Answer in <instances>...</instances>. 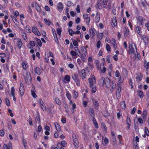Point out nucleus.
I'll return each mask as SVG.
<instances>
[{"instance_id":"nucleus-1","label":"nucleus","mask_w":149,"mask_h":149,"mask_svg":"<svg viewBox=\"0 0 149 149\" xmlns=\"http://www.w3.org/2000/svg\"><path fill=\"white\" fill-rule=\"evenodd\" d=\"M99 83L102 84V86L105 85L108 88H110L111 86L110 80L107 77H102L99 81Z\"/></svg>"},{"instance_id":"nucleus-20","label":"nucleus","mask_w":149,"mask_h":149,"mask_svg":"<svg viewBox=\"0 0 149 149\" xmlns=\"http://www.w3.org/2000/svg\"><path fill=\"white\" fill-rule=\"evenodd\" d=\"M42 70L38 67H36L34 70L35 73L38 75H40L42 73Z\"/></svg>"},{"instance_id":"nucleus-12","label":"nucleus","mask_w":149,"mask_h":149,"mask_svg":"<svg viewBox=\"0 0 149 149\" xmlns=\"http://www.w3.org/2000/svg\"><path fill=\"white\" fill-rule=\"evenodd\" d=\"M91 100L93 103L94 108L96 109H98L99 105L97 100L95 99L93 97H92Z\"/></svg>"},{"instance_id":"nucleus-28","label":"nucleus","mask_w":149,"mask_h":149,"mask_svg":"<svg viewBox=\"0 0 149 149\" xmlns=\"http://www.w3.org/2000/svg\"><path fill=\"white\" fill-rule=\"evenodd\" d=\"M135 32L137 33L139 35H141V27L140 26H137L136 28Z\"/></svg>"},{"instance_id":"nucleus-57","label":"nucleus","mask_w":149,"mask_h":149,"mask_svg":"<svg viewBox=\"0 0 149 149\" xmlns=\"http://www.w3.org/2000/svg\"><path fill=\"white\" fill-rule=\"evenodd\" d=\"M53 35L54 36V38L55 40V41L56 42L57 41H58V40L57 37V35L56 33V32L53 33Z\"/></svg>"},{"instance_id":"nucleus-62","label":"nucleus","mask_w":149,"mask_h":149,"mask_svg":"<svg viewBox=\"0 0 149 149\" xmlns=\"http://www.w3.org/2000/svg\"><path fill=\"white\" fill-rule=\"evenodd\" d=\"M8 149H12V143L10 141L8 142L7 144Z\"/></svg>"},{"instance_id":"nucleus-31","label":"nucleus","mask_w":149,"mask_h":149,"mask_svg":"<svg viewBox=\"0 0 149 149\" xmlns=\"http://www.w3.org/2000/svg\"><path fill=\"white\" fill-rule=\"evenodd\" d=\"M96 7L97 8L99 9H101L102 8V4L100 2V1H98L97 2V4H96Z\"/></svg>"},{"instance_id":"nucleus-21","label":"nucleus","mask_w":149,"mask_h":149,"mask_svg":"<svg viewBox=\"0 0 149 149\" xmlns=\"http://www.w3.org/2000/svg\"><path fill=\"white\" fill-rule=\"evenodd\" d=\"M109 140L108 139L105 137H103L102 139V144L103 146H105L106 144H108L109 143Z\"/></svg>"},{"instance_id":"nucleus-60","label":"nucleus","mask_w":149,"mask_h":149,"mask_svg":"<svg viewBox=\"0 0 149 149\" xmlns=\"http://www.w3.org/2000/svg\"><path fill=\"white\" fill-rule=\"evenodd\" d=\"M73 5L72 2L70 1H68L67 3V6L68 7H70Z\"/></svg>"},{"instance_id":"nucleus-36","label":"nucleus","mask_w":149,"mask_h":149,"mask_svg":"<svg viewBox=\"0 0 149 149\" xmlns=\"http://www.w3.org/2000/svg\"><path fill=\"white\" fill-rule=\"evenodd\" d=\"M131 122L130 118L127 117V127L129 129L131 125Z\"/></svg>"},{"instance_id":"nucleus-49","label":"nucleus","mask_w":149,"mask_h":149,"mask_svg":"<svg viewBox=\"0 0 149 149\" xmlns=\"http://www.w3.org/2000/svg\"><path fill=\"white\" fill-rule=\"evenodd\" d=\"M22 65L24 70H26L27 68V64L23 62L22 63Z\"/></svg>"},{"instance_id":"nucleus-30","label":"nucleus","mask_w":149,"mask_h":149,"mask_svg":"<svg viewBox=\"0 0 149 149\" xmlns=\"http://www.w3.org/2000/svg\"><path fill=\"white\" fill-rule=\"evenodd\" d=\"M111 88L110 89V91L111 92H113V89H115L116 88V84L113 81L111 83Z\"/></svg>"},{"instance_id":"nucleus-5","label":"nucleus","mask_w":149,"mask_h":149,"mask_svg":"<svg viewBox=\"0 0 149 149\" xmlns=\"http://www.w3.org/2000/svg\"><path fill=\"white\" fill-rule=\"evenodd\" d=\"M88 80L90 87L93 86L94 84L96 83L95 78L93 75H92V76L88 79Z\"/></svg>"},{"instance_id":"nucleus-58","label":"nucleus","mask_w":149,"mask_h":149,"mask_svg":"<svg viewBox=\"0 0 149 149\" xmlns=\"http://www.w3.org/2000/svg\"><path fill=\"white\" fill-rule=\"evenodd\" d=\"M5 100L6 105L8 107L10 106V104L9 99L8 98H6Z\"/></svg>"},{"instance_id":"nucleus-32","label":"nucleus","mask_w":149,"mask_h":149,"mask_svg":"<svg viewBox=\"0 0 149 149\" xmlns=\"http://www.w3.org/2000/svg\"><path fill=\"white\" fill-rule=\"evenodd\" d=\"M73 91H74V93H72L73 98L74 99H76L78 97L79 95V93L77 92L75 90H74Z\"/></svg>"},{"instance_id":"nucleus-22","label":"nucleus","mask_w":149,"mask_h":149,"mask_svg":"<svg viewBox=\"0 0 149 149\" xmlns=\"http://www.w3.org/2000/svg\"><path fill=\"white\" fill-rule=\"evenodd\" d=\"M110 0H103L102 3L103 8H108L107 3Z\"/></svg>"},{"instance_id":"nucleus-25","label":"nucleus","mask_w":149,"mask_h":149,"mask_svg":"<svg viewBox=\"0 0 149 149\" xmlns=\"http://www.w3.org/2000/svg\"><path fill=\"white\" fill-rule=\"evenodd\" d=\"M142 78V74L141 73H138L137 74V77H136V80L139 81H141Z\"/></svg>"},{"instance_id":"nucleus-2","label":"nucleus","mask_w":149,"mask_h":149,"mask_svg":"<svg viewBox=\"0 0 149 149\" xmlns=\"http://www.w3.org/2000/svg\"><path fill=\"white\" fill-rule=\"evenodd\" d=\"M121 76L120 77L119 79L118 80L117 83V86L118 88L117 89L116 92V96L118 99H119L120 98V92L121 91V80L120 78Z\"/></svg>"},{"instance_id":"nucleus-43","label":"nucleus","mask_w":149,"mask_h":149,"mask_svg":"<svg viewBox=\"0 0 149 149\" xmlns=\"http://www.w3.org/2000/svg\"><path fill=\"white\" fill-rule=\"evenodd\" d=\"M29 45L31 47H29V49H32L33 47H34L35 46V43L34 41H31L29 42Z\"/></svg>"},{"instance_id":"nucleus-7","label":"nucleus","mask_w":149,"mask_h":149,"mask_svg":"<svg viewBox=\"0 0 149 149\" xmlns=\"http://www.w3.org/2000/svg\"><path fill=\"white\" fill-rule=\"evenodd\" d=\"M74 144L75 147L77 148L79 146V143L78 139L77 138L76 134L73 133L72 135Z\"/></svg>"},{"instance_id":"nucleus-6","label":"nucleus","mask_w":149,"mask_h":149,"mask_svg":"<svg viewBox=\"0 0 149 149\" xmlns=\"http://www.w3.org/2000/svg\"><path fill=\"white\" fill-rule=\"evenodd\" d=\"M79 74L82 79H84L86 77V72L84 69H82L79 72Z\"/></svg>"},{"instance_id":"nucleus-3","label":"nucleus","mask_w":149,"mask_h":149,"mask_svg":"<svg viewBox=\"0 0 149 149\" xmlns=\"http://www.w3.org/2000/svg\"><path fill=\"white\" fill-rule=\"evenodd\" d=\"M72 78L74 80V82L76 83L77 86H80L81 85L80 81L78 77V75L76 74H73L72 75Z\"/></svg>"},{"instance_id":"nucleus-61","label":"nucleus","mask_w":149,"mask_h":149,"mask_svg":"<svg viewBox=\"0 0 149 149\" xmlns=\"http://www.w3.org/2000/svg\"><path fill=\"white\" fill-rule=\"evenodd\" d=\"M56 31L58 34L60 36L61 34L62 30L61 28H58L56 29Z\"/></svg>"},{"instance_id":"nucleus-59","label":"nucleus","mask_w":149,"mask_h":149,"mask_svg":"<svg viewBox=\"0 0 149 149\" xmlns=\"http://www.w3.org/2000/svg\"><path fill=\"white\" fill-rule=\"evenodd\" d=\"M29 125L31 126H33V124L32 120L30 116H29Z\"/></svg>"},{"instance_id":"nucleus-51","label":"nucleus","mask_w":149,"mask_h":149,"mask_svg":"<svg viewBox=\"0 0 149 149\" xmlns=\"http://www.w3.org/2000/svg\"><path fill=\"white\" fill-rule=\"evenodd\" d=\"M68 32L70 35L71 36H73L74 34V31L72 29H69L68 30Z\"/></svg>"},{"instance_id":"nucleus-19","label":"nucleus","mask_w":149,"mask_h":149,"mask_svg":"<svg viewBox=\"0 0 149 149\" xmlns=\"http://www.w3.org/2000/svg\"><path fill=\"white\" fill-rule=\"evenodd\" d=\"M101 127L103 130V131L105 133H107V128L105 123L104 122H102L101 123Z\"/></svg>"},{"instance_id":"nucleus-52","label":"nucleus","mask_w":149,"mask_h":149,"mask_svg":"<svg viewBox=\"0 0 149 149\" xmlns=\"http://www.w3.org/2000/svg\"><path fill=\"white\" fill-rule=\"evenodd\" d=\"M90 88H92L91 92L92 93H94L96 92L97 89L95 86H93L92 87H90Z\"/></svg>"},{"instance_id":"nucleus-42","label":"nucleus","mask_w":149,"mask_h":149,"mask_svg":"<svg viewBox=\"0 0 149 149\" xmlns=\"http://www.w3.org/2000/svg\"><path fill=\"white\" fill-rule=\"evenodd\" d=\"M147 112L146 111H144L143 112L142 114V116L143 119H146V118L147 115Z\"/></svg>"},{"instance_id":"nucleus-10","label":"nucleus","mask_w":149,"mask_h":149,"mask_svg":"<svg viewBox=\"0 0 149 149\" xmlns=\"http://www.w3.org/2000/svg\"><path fill=\"white\" fill-rule=\"evenodd\" d=\"M38 102L39 103L40 106L42 109L44 111H46L47 109L46 106L42 100L41 99H39Z\"/></svg>"},{"instance_id":"nucleus-16","label":"nucleus","mask_w":149,"mask_h":149,"mask_svg":"<svg viewBox=\"0 0 149 149\" xmlns=\"http://www.w3.org/2000/svg\"><path fill=\"white\" fill-rule=\"evenodd\" d=\"M57 8L58 10L60 12H61L63 8V6L61 2H59L57 4Z\"/></svg>"},{"instance_id":"nucleus-56","label":"nucleus","mask_w":149,"mask_h":149,"mask_svg":"<svg viewBox=\"0 0 149 149\" xmlns=\"http://www.w3.org/2000/svg\"><path fill=\"white\" fill-rule=\"evenodd\" d=\"M126 107V106L125 104V102L124 101H122V109H125Z\"/></svg>"},{"instance_id":"nucleus-40","label":"nucleus","mask_w":149,"mask_h":149,"mask_svg":"<svg viewBox=\"0 0 149 149\" xmlns=\"http://www.w3.org/2000/svg\"><path fill=\"white\" fill-rule=\"evenodd\" d=\"M36 40L38 46L40 47H41L42 45V43L41 40L39 39L36 38Z\"/></svg>"},{"instance_id":"nucleus-47","label":"nucleus","mask_w":149,"mask_h":149,"mask_svg":"<svg viewBox=\"0 0 149 149\" xmlns=\"http://www.w3.org/2000/svg\"><path fill=\"white\" fill-rule=\"evenodd\" d=\"M31 94L32 97L34 98H36L37 97V96L35 91L31 89Z\"/></svg>"},{"instance_id":"nucleus-48","label":"nucleus","mask_w":149,"mask_h":149,"mask_svg":"<svg viewBox=\"0 0 149 149\" xmlns=\"http://www.w3.org/2000/svg\"><path fill=\"white\" fill-rule=\"evenodd\" d=\"M22 143L23 146L26 149V146L27 142L26 139H25L24 138H23L22 140Z\"/></svg>"},{"instance_id":"nucleus-23","label":"nucleus","mask_w":149,"mask_h":149,"mask_svg":"<svg viewBox=\"0 0 149 149\" xmlns=\"http://www.w3.org/2000/svg\"><path fill=\"white\" fill-rule=\"evenodd\" d=\"M103 115V116L106 118L110 115V113L109 112L107 109L104 111Z\"/></svg>"},{"instance_id":"nucleus-63","label":"nucleus","mask_w":149,"mask_h":149,"mask_svg":"<svg viewBox=\"0 0 149 149\" xmlns=\"http://www.w3.org/2000/svg\"><path fill=\"white\" fill-rule=\"evenodd\" d=\"M145 133L148 136H149V131L147 127H145Z\"/></svg>"},{"instance_id":"nucleus-33","label":"nucleus","mask_w":149,"mask_h":149,"mask_svg":"<svg viewBox=\"0 0 149 149\" xmlns=\"http://www.w3.org/2000/svg\"><path fill=\"white\" fill-rule=\"evenodd\" d=\"M54 100L57 104L59 105H61V102L58 97H55Z\"/></svg>"},{"instance_id":"nucleus-64","label":"nucleus","mask_w":149,"mask_h":149,"mask_svg":"<svg viewBox=\"0 0 149 149\" xmlns=\"http://www.w3.org/2000/svg\"><path fill=\"white\" fill-rule=\"evenodd\" d=\"M70 54L72 56H76L77 55V53L73 50H72L70 52Z\"/></svg>"},{"instance_id":"nucleus-24","label":"nucleus","mask_w":149,"mask_h":149,"mask_svg":"<svg viewBox=\"0 0 149 149\" xmlns=\"http://www.w3.org/2000/svg\"><path fill=\"white\" fill-rule=\"evenodd\" d=\"M92 121L94 124V126L96 129H98L99 128L98 124L96 120L95 117L92 118Z\"/></svg>"},{"instance_id":"nucleus-46","label":"nucleus","mask_w":149,"mask_h":149,"mask_svg":"<svg viewBox=\"0 0 149 149\" xmlns=\"http://www.w3.org/2000/svg\"><path fill=\"white\" fill-rule=\"evenodd\" d=\"M66 96L69 100L71 99V95L70 93L68 91L66 92Z\"/></svg>"},{"instance_id":"nucleus-27","label":"nucleus","mask_w":149,"mask_h":149,"mask_svg":"<svg viewBox=\"0 0 149 149\" xmlns=\"http://www.w3.org/2000/svg\"><path fill=\"white\" fill-rule=\"evenodd\" d=\"M25 31L28 33H31L32 31L31 30V28L29 25H26L25 28Z\"/></svg>"},{"instance_id":"nucleus-17","label":"nucleus","mask_w":149,"mask_h":149,"mask_svg":"<svg viewBox=\"0 0 149 149\" xmlns=\"http://www.w3.org/2000/svg\"><path fill=\"white\" fill-rule=\"evenodd\" d=\"M54 125L56 130L58 132L60 133V132L62 131L61 127L58 123L56 122H55L54 123Z\"/></svg>"},{"instance_id":"nucleus-53","label":"nucleus","mask_w":149,"mask_h":149,"mask_svg":"<svg viewBox=\"0 0 149 149\" xmlns=\"http://www.w3.org/2000/svg\"><path fill=\"white\" fill-rule=\"evenodd\" d=\"M10 17L12 18V19L13 20V21L14 22L15 24H16V22L17 23L18 22V21L16 19L17 17H14L13 15H11Z\"/></svg>"},{"instance_id":"nucleus-8","label":"nucleus","mask_w":149,"mask_h":149,"mask_svg":"<svg viewBox=\"0 0 149 149\" xmlns=\"http://www.w3.org/2000/svg\"><path fill=\"white\" fill-rule=\"evenodd\" d=\"M96 64V66L98 70H99L101 69L104 67V65L106 64L103 63H99V61L98 60H96L95 61Z\"/></svg>"},{"instance_id":"nucleus-29","label":"nucleus","mask_w":149,"mask_h":149,"mask_svg":"<svg viewBox=\"0 0 149 149\" xmlns=\"http://www.w3.org/2000/svg\"><path fill=\"white\" fill-rule=\"evenodd\" d=\"M137 20L139 21L140 23L139 24L141 25H142V23L143 22V21L144 19L141 16H140L138 17L137 18Z\"/></svg>"},{"instance_id":"nucleus-13","label":"nucleus","mask_w":149,"mask_h":149,"mask_svg":"<svg viewBox=\"0 0 149 149\" xmlns=\"http://www.w3.org/2000/svg\"><path fill=\"white\" fill-rule=\"evenodd\" d=\"M88 113L89 115V116L91 118L95 117V111L94 109L92 108H90L88 110Z\"/></svg>"},{"instance_id":"nucleus-14","label":"nucleus","mask_w":149,"mask_h":149,"mask_svg":"<svg viewBox=\"0 0 149 149\" xmlns=\"http://www.w3.org/2000/svg\"><path fill=\"white\" fill-rule=\"evenodd\" d=\"M31 31L34 33L35 35H36L40 36L41 35L40 33L38 31L37 28L36 27H32Z\"/></svg>"},{"instance_id":"nucleus-11","label":"nucleus","mask_w":149,"mask_h":149,"mask_svg":"<svg viewBox=\"0 0 149 149\" xmlns=\"http://www.w3.org/2000/svg\"><path fill=\"white\" fill-rule=\"evenodd\" d=\"M129 48L130 49L131 53L132 54L133 53L135 50L136 52L137 49L135 44L134 43H132L131 45H129Z\"/></svg>"},{"instance_id":"nucleus-45","label":"nucleus","mask_w":149,"mask_h":149,"mask_svg":"<svg viewBox=\"0 0 149 149\" xmlns=\"http://www.w3.org/2000/svg\"><path fill=\"white\" fill-rule=\"evenodd\" d=\"M85 47L84 46L82 47H81V53L82 54L83 53H85V54H87V50L86 49V47Z\"/></svg>"},{"instance_id":"nucleus-34","label":"nucleus","mask_w":149,"mask_h":149,"mask_svg":"<svg viewBox=\"0 0 149 149\" xmlns=\"http://www.w3.org/2000/svg\"><path fill=\"white\" fill-rule=\"evenodd\" d=\"M81 58L82 59V61L83 62H85V60L86 59V54L85 53H81Z\"/></svg>"},{"instance_id":"nucleus-55","label":"nucleus","mask_w":149,"mask_h":149,"mask_svg":"<svg viewBox=\"0 0 149 149\" xmlns=\"http://www.w3.org/2000/svg\"><path fill=\"white\" fill-rule=\"evenodd\" d=\"M149 67V62H146V61L145 62L144 65V67L146 68L147 70H148Z\"/></svg>"},{"instance_id":"nucleus-38","label":"nucleus","mask_w":149,"mask_h":149,"mask_svg":"<svg viewBox=\"0 0 149 149\" xmlns=\"http://www.w3.org/2000/svg\"><path fill=\"white\" fill-rule=\"evenodd\" d=\"M35 119L36 120H37L38 121V124H40V116L39 113H38V114L35 118Z\"/></svg>"},{"instance_id":"nucleus-18","label":"nucleus","mask_w":149,"mask_h":149,"mask_svg":"<svg viewBox=\"0 0 149 149\" xmlns=\"http://www.w3.org/2000/svg\"><path fill=\"white\" fill-rule=\"evenodd\" d=\"M89 32L91 36L92 37H94L96 33V31L94 28L90 29Z\"/></svg>"},{"instance_id":"nucleus-37","label":"nucleus","mask_w":149,"mask_h":149,"mask_svg":"<svg viewBox=\"0 0 149 149\" xmlns=\"http://www.w3.org/2000/svg\"><path fill=\"white\" fill-rule=\"evenodd\" d=\"M22 38L25 40L26 41L28 40L26 34L24 32L22 33Z\"/></svg>"},{"instance_id":"nucleus-39","label":"nucleus","mask_w":149,"mask_h":149,"mask_svg":"<svg viewBox=\"0 0 149 149\" xmlns=\"http://www.w3.org/2000/svg\"><path fill=\"white\" fill-rule=\"evenodd\" d=\"M35 6L36 8V9L37 11L38 12H40L41 11V9L39 6V5L37 4V3H36L35 4Z\"/></svg>"},{"instance_id":"nucleus-26","label":"nucleus","mask_w":149,"mask_h":149,"mask_svg":"<svg viewBox=\"0 0 149 149\" xmlns=\"http://www.w3.org/2000/svg\"><path fill=\"white\" fill-rule=\"evenodd\" d=\"M137 93L138 95L141 98H142L143 96L144 95L142 91L139 90L137 91Z\"/></svg>"},{"instance_id":"nucleus-50","label":"nucleus","mask_w":149,"mask_h":149,"mask_svg":"<svg viewBox=\"0 0 149 149\" xmlns=\"http://www.w3.org/2000/svg\"><path fill=\"white\" fill-rule=\"evenodd\" d=\"M61 145L62 146L65 147L66 146L67 143L65 141L63 140L61 142Z\"/></svg>"},{"instance_id":"nucleus-4","label":"nucleus","mask_w":149,"mask_h":149,"mask_svg":"<svg viewBox=\"0 0 149 149\" xmlns=\"http://www.w3.org/2000/svg\"><path fill=\"white\" fill-rule=\"evenodd\" d=\"M13 39L14 42H17L16 44L17 47L19 49H20L23 45L21 39L15 37L13 38Z\"/></svg>"},{"instance_id":"nucleus-15","label":"nucleus","mask_w":149,"mask_h":149,"mask_svg":"<svg viewBox=\"0 0 149 149\" xmlns=\"http://www.w3.org/2000/svg\"><path fill=\"white\" fill-rule=\"evenodd\" d=\"M111 23L113 27L116 26L117 22L116 18V17H113L112 19L111 20Z\"/></svg>"},{"instance_id":"nucleus-41","label":"nucleus","mask_w":149,"mask_h":149,"mask_svg":"<svg viewBox=\"0 0 149 149\" xmlns=\"http://www.w3.org/2000/svg\"><path fill=\"white\" fill-rule=\"evenodd\" d=\"M124 31L125 32L124 35L125 36H127L129 34V31L127 27H125Z\"/></svg>"},{"instance_id":"nucleus-35","label":"nucleus","mask_w":149,"mask_h":149,"mask_svg":"<svg viewBox=\"0 0 149 149\" xmlns=\"http://www.w3.org/2000/svg\"><path fill=\"white\" fill-rule=\"evenodd\" d=\"M63 79L64 80H65L67 82H69L70 81V77L69 75H66Z\"/></svg>"},{"instance_id":"nucleus-54","label":"nucleus","mask_w":149,"mask_h":149,"mask_svg":"<svg viewBox=\"0 0 149 149\" xmlns=\"http://www.w3.org/2000/svg\"><path fill=\"white\" fill-rule=\"evenodd\" d=\"M44 21L45 22L47 25L48 26H49L51 24L52 22L49 20H48L46 18H45L44 19Z\"/></svg>"},{"instance_id":"nucleus-44","label":"nucleus","mask_w":149,"mask_h":149,"mask_svg":"<svg viewBox=\"0 0 149 149\" xmlns=\"http://www.w3.org/2000/svg\"><path fill=\"white\" fill-rule=\"evenodd\" d=\"M100 19V15H98L97 14L96 16L95 17V21L96 23H98Z\"/></svg>"},{"instance_id":"nucleus-9","label":"nucleus","mask_w":149,"mask_h":149,"mask_svg":"<svg viewBox=\"0 0 149 149\" xmlns=\"http://www.w3.org/2000/svg\"><path fill=\"white\" fill-rule=\"evenodd\" d=\"M25 91L24 87L23 84L21 83L19 89V91L20 95L22 97L24 95Z\"/></svg>"}]
</instances>
